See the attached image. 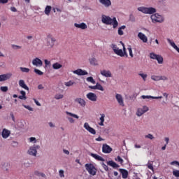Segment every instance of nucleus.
Instances as JSON below:
<instances>
[{
    "label": "nucleus",
    "instance_id": "obj_1",
    "mask_svg": "<svg viewBox=\"0 0 179 179\" xmlns=\"http://www.w3.org/2000/svg\"><path fill=\"white\" fill-rule=\"evenodd\" d=\"M101 22L104 24L113 26V29L118 27V21H117V18L114 17L113 18H110V16H107L106 15H103L101 17Z\"/></svg>",
    "mask_w": 179,
    "mask_h": 179
},
{
    "label": "nucleus",
    "instance_id": "obj_2",
    "mask_svg": "<svg viewBox=\"0 0 179 179\" xmlns=\"http://www.w3.org/2000/svg\"><path fill=\"white\" fill-rule=\"evenodd\" d=\"M85 167L90 176H96L97 174V169H96L93 164H86Z\"/></svg>",
    "mask_w": 179,
    "mask_h": 179
},
{
    "label": "nucleus",
    "instance_id": "obj_3",
    "mask_svg": "<svg viewBox=\"0 0 179 179\" xmlns=\"http://www.w3.org/2000/svg\"><path fill=\"white\" fill-rule=\"evenodd\" d=\"M138 10H139V12H142L143 13H145L146 15H152L156 12V9L152 7H138Z\"/></svg>",
    "mask_w": 179,
    "mask_h": 179
},
{
    "label": "nucleus",
    "instance_id": "obj_4",
    "mask_svg": "<svg viewBox=\"0 0 179 179\" xmlns=\"http://www.w3.org/2000/svg\"><path fill=\"white\" fill-rule=\"evenodd\" d=\"M150 17L152 23H162V22H164V19H163V17L158 13L152 15Z\"/></svg>",
    "mask_w": 179,
    "mask_h": 179
},
{
    "label": "nucleus",
    "instance_id": "obj_5",
    "mask_svg": "<svg viewBox=\"0 0 179 179\" xmlns=\"http://www.w3.org/2000/svg\"><path fill=\"white\" fill-rule=\"evenodd\" d=\"M150 58H151V59H156L158 64H163V57L160 55H156L155 52H151L150 54Z\"/></svg>",
    "mask_w": 179,
    "mask_h": 179
},
{
    "label": "nucleus",
    "instance_id": "obj_6",
    "mask_svg": "<svg viewBox=\"0 0 179 179\" xmlns=\"http://www.w3.org/2000/svg\"><path fill=\"white\" fill-rule=\"evenodd\" d=\"M38 149H40V145H34L30 147L28 150V155H30V156H36Z\"/></svg>",
    "mask_w": 179,
    "mask_h": 179
},
{
    "label": "nucleus",
    "instance_id": "obj_7",
    "mask_svg": "<svg viewBox=\"0 0 179 179\" xmlns=\"http://www.w3.org/2000/svg\"><path fill=\"white\" fill-rule=\"evenodd\" d=\"M110 48L112 50H113V52L116 54V55L119 56H123L124 55L122 54V50L117 46V45L113 43L110 45Z\"/></svg>",
    "mask_w": 179,
    "mask_h": 179
},
{
    "label": "nucleus",
    "instance_id": "obj_8",
    "mask_svg": "<svg viewBox=\"0 0 179 179\" xmlns=\"http://www.w3.org/2000/svg\"><path fill=\"white\" fill-rule=\"evenodd\" d=\"M148 111H149V108H148V106H143L137 110L136 115L138 117H141V115H143V114Z\"/></svg>",
    "mask_w": 179,
    "mask_h": 179
},
{
    "label": "nucleus",
    "instance_id": "obj_9",
    "mask_svg": "<svg viewBox=\"0 0 179 179\" xmlns=\"http://www.w3.org/2000/svg\"><path fill=\"white\" fill-rule=\"evenodd\" d=\"M102 152L106 154L111 153V152H113V148L108 144L105 143L102 145Z\"/></svg>",
    "mask_w": 179,
    "mask_h": 179
},
{
    "label": "nucleus",
    "instance_id": "obj_10",
    "mask_svg": "<svg viewBox=\"0 0 179 179\" xmlns=\"http://www.w3.org/2000/svg\"><path fill=\"white\" fill-rule=\"evenodd\" d=\"M84 128L90 132V134H92V135H96V130L93 129V127H91L90 125H89V123L85 122L84 124Z\"/></svg>",
    "mask_w": 179,
    "mask_h": 179
},
{
    "label": "nucleus",
    "instance_id": "obj_11",
    "mask_svg": "<svg viewBox=\"0 0 179 179\" xmlns=\"http://www.w3.org/2000/svg\"><path fill=\"white\" fill-rule=\"evenodd\" d=\"M151 79L155 82H159V80H167L168 78L164 76H152Z\"/></svg>",
    "mask_w": 179,
    "mask_h": 179
},
{
    "label": "nucleus",
    "instance_id": "obj_12",
    "mask_svg": "<svg viewBox=\"0 0 179 179\" xmlns=\"http://www.w3.org/2000/svg\"><path fill=\"white\" fill-rule=\"evenodd\" d=\"M32 65L34 66H38L39 68L43 66V61L39 58L36 57L32 60Z\"/></svg>",
    "mask_w": 179,
    "mask_h": 179
},
{
    "label": "nucleus",
    "instance_id": "obj_13",
    "mask_svg": "<svg viewBox=\"0 0 179 179\" xmlns=\"http://www.w3.org/2000/svg\"><path fill=\"white\" fill-rule=\"evenodd\" d=\"M76 75H78V76H85V75H89V73L85 70H82L81 69H78L76 71H73Z\"/></svg>",
    "mask_w": 179,
    "mask_h": 179
},
{
    "label": "nucleus",
    "instance_id": "obj_14",
    "mask_svg": "<svg viewBox=\"0 0 179 179\" xmlns=\"http://www.w3.org/2000/svg\"><path fill=\"white\" fill-rule=\"evenodd\" d=\"M87 99L91 101H97V95L93 92H89L87 94Z\"/></svg>",
    "mask_w": 179,
    "mask_h": 179
},
{
    "label": "nucleus",
    "instance_id": "obj_15",
    "mask_svg": "<svg viewBox=\"0 0 179 179\" xmlns=\"http://www.w3.org/2000/svg\"><path fill=\"white\" fill-rule=\"evenodd\" d=\"M116 100H117V103L122 107H124L125 105L124 104V99L122 98V95L120 94H116L115 95Z\"/></svg>",
    "mask_w": 179,
    "mask_h": 179
},
{
    "label": "nucleus",
    "instance_id": "obj_16",
    "mask_svg": "<svg viewBox=\"0 0 179 179\" xmlns=\"http://www.w3.org/2000/svg\"><path fill=\"white\" fill-rule=\"evenodd\" d=\"M12 78V73L2 74L0 75V82H5Z\"/></svg>",
    "mask_w": 179,
    "mask_h": 179
},
{
    "label": "nucleus",
    "instance_id": "obj_17",
    "mask_svg": "<svg viewBox=\"0 0 179 179\" xmlns=\"http://www.w3.org/2000/svg\"><path fill=\"white\" fill-rule=\"evenodd\" d=\"M1 136L3 138V139H6L10 136V131L3 129L2 132H1Z\"/></svg>",
    "mask_w": 179,
    "mask_h": 179
},
{
    "label": "nucleus",
    "instance_id": "obj_18",
    "mask_svg": "<svg viewBox=\"0 0 179 179\" xmlns=\"http://www.w3.org/2000/svg\"><path fill=\"white\" fill-rule=\"evenodd\" d=\"M100 3L103 5L105 8H110L111 6V1L110 0H99Z\"/></svg>",
    "mask_w": 179,
    "mask_h": 179
},
{
    "label": "nucleus",
    "instance_id": "obj_19",
    "mask_svg": "<svg viewBox=\"0 0 179 179\" xmlns=\"http://www.w3.org/2000/svg\"><path fill=\"white\" fill-rule=\"evenodd\" d=\"M138 37L143 41V43H148V37L142 32L138 34Z\"/></svg>",
    "mask_w": 179,
    "mask_h": 179
},
{
    "label": "nucleus",
    "instance_id": "obj_20",
    "mask_svg": "<svg viewBox=\"0 0 179 179\" xmlns=\"http://www.w3.org/2000/svg\"><path fill=\"white\" fill-rule=\"evenodd\" d=\"M75 102L80 104V106H81V107H85V106H86V101H85V99H83L82 98H76L75 99Z\"/></svg>",
    "mask_w": 179,
    "mask_h": 179
},
{
    "label": "nucleus",
    "instance_id": "obj_21",
    "mask_svg": "<svg viewBox=\"0 0 179 179\" xmlns=\"http://www.w3.org/2000/svg\"><path fill=\"white\" fill-rule=\"evenodd\" d=\"M120 173L122 174V178L124 179L128 178V171L124 169H119Z\"/></svg>",
    "mask_w": 179,
    "mask_h": 179
},
{
    "label": "nucleus",
    "instance_id": "obj_22",
    "mask_svg": "<svg viewBox=\"0 0 179 179\" xmlns=\"http://www.w3.org/2000/svg\"><path fill=\"white\" fill-rule=\"evenodd\" d=\"M74 26L75 27H77L78 29H81L82 30L87 29V25L85 22H82L81 24L75 23Z\"/></svg>",
    "mask_w": 179,
    "mask_h": 179
},
{
    "label": "nucleus",
    "instance_id": "obj_23",
    "mask_svg": "<svg viewBox=\"0 0 179 179\" xmlns=\"http://www.w3.org/2000/svg\"><path fill=\"white\" fill-rule=\"evenodd\" d=\"M101 75H102V76H105V78H111L112 76L111 71L108 70L101 71Z\"/></svg>",
    "mask_w": 179,
    "mask_h": 179
},
{
    "label": "nucleus",
    "instance_id": "obj_24",
    "mask_svg": "<svg viewBox=\"0 0 179 179\" xmlns=\"http://www.w3.org/2000/svg\"><path fill=\"white\" fill-rule=\"evenodd\" d=\"M90 156H92V157H94V159L98 160V162H104V158L97 154L90 153Z\"/></svg>",
    "mask_w": 179,
    "mask_h": 179
},
{
    "label": "nucleus",
    "instance_id": "obj_25",
    "mask_svg": "<svg viewBox=\"0 0 179 179\" xmlns=\"http://www.w3.org/2000/svg\"><path fill=\"white\" fill-rule=\"evenodd\" d=\"M19 86L25 90H29V87L26 85V83L23 80H19Z\"/></svg>",
    "mask_w": 179,
    "mask_h": 179
},
{
    "label": "nucleus",
    "instance_id": "obj_26",
    "mask_svg": "<svg viewBox=\"0 0 179 179\" xmlns=\"http://www.w3.org/2000/svg\"><path fill=\"white\" fill-rule=\"evenodd\" d=\"M48 41H51V43H49L48 45H50V47H53L54 46V43L56 41L55 38L52 37V36H51V35H48Z\"/></svg>",
    "mask_w": 179,
    "mask_h": 179
},
{
    "label": "nucleus",
    "instance_id": "obj_27",
    "mask_svg": "<svg viewBox=\"0 0 179 179\" xmlns=\"http://www.w3.org/2000/svg\"><path fill=\"white\" fill-rule=\"evenodd\" d=\"M108 166H110L111 167H113V169H118V167H120L119 164H117V163H115L113 161H108L107 162Z\"/></svg>",
    "mask_w": 179,
    "mask_h": 179
},
{
    "label": "nucleus",
    "instance_id": "obj_28",
    "mask_svg": "<svg viewBox=\"0 0 179 179\" xmlns=\"http://www.w3.org/2000/svg\"><path fill=\"white\" fill-rule=\"evenodd\" d=\"M52 9V7H51V6H47L44 10L45 15H47V16H50V13H51Z\"/></svg>",
    "mask_w": 179,
    "mask_h": 179
},
{
    "label": "nucleus",
    "instance_id": "obj_29",
    "mask_svg": "<svg viewBox=\"0 0 179 179\" xmlns=\"http://www.w3.org/2000/svg\"><path fill=\"white\" fill-rule=\"evenodd\" d=\"M104 118H106V115L104 113L101 114V117L99 118L101 122L99 123L101 127H104Z\"/></svg>",
    "mask_w": 179,
    "mask_h": 179
},
{
    "label": "nucleus",
    "instance_id": "obj_30",
    "mask_svg": "<svg viewBox=\"0 0 179 179\" xmlns=\"http://www.w3.org/2000/svg\"><path fill=\"white\" fill-rule=\"evenodd\" d=\"M34 174V176H37V177H42L43 178H45V174L38 171H35Z\"/></svg>",
    "mask_w": 179,
    "mask_h": 179
},
{
    "label": "nucleus",
    "instance_id": "obj_31",
    "mask_svg": "<svg viewBox=\"0 0 179 179\" xmlns=\"http://www.w3.org/2000/svg\"><path fill=\"white\" fill-rule=\"evenodd\" d=\"M20 96H18V99H20V100H26L27 97H26V92L22 90L20 91Z\"/></svg>",
    "mask_w": 179,
    "mask_h": 179
},
{
    "label": "nucleus",
    "instance_id": "obj_32",
    "mask_svg": "<svg viewBox=\"0 0 179 179\" xmlns=\"http://www.w3.org/2000/svg\"><path fill=\"white\" fill-rule=\"evenodd\" d=\"M52 68H53V69H61V68H62V64H61L58 62H56L52 64Z\"/></svg>",
    "mask_w": 179,
    "mask_h": 179
},
{
    "label": "nucleus",
    "instance_id": "obj_33",
    "mask_svg": "<svg viewBox=\"0 0 179 179\" xmlns=\"http://www.w3.org/2000/svg\"><path fill=\"white\" fill-rule=\"evenodd\" d=\"M121 43L123 47V51H122L123 55L120 57H128V54L127 53V48H125V45L122 42H121Z\"/></svg>",
    "mask_w": 179,
    "mask_h": 179
},
{
    "label": "nucleus",
    "instance_id": "obj_34",
    "mask_svg": "<svg viewBox=\"0 0 179 179\" xmlns=\"http://www.w3.org/2000/svg\"><path fill=\"white\" fill-rule=\"evenodd\" d=\"M66 114L67 115H70V117H73V118H76L77 120H79V116H78V115L76 114H74L68 111L66 112Z\"/></svg>",
    "mask_w": 179,
    "mask_h": 179
},
{
    "label": "nucleus",
    "instance_id": "obj_35",
    "mask_svg": "<svg viewBox=\"0 0 179 179\" xmlns=\"http://www.w3.org/2000/svg\"><path fill=\"white\" fill-rule=\"evenodd\" d=\"M125 26L124 25H122V27H120L119 29H118V34L119 36H122L124 34V31L122 30H124V29H125Z\"/></svg>",
    "mask_w": 179,
    "mask_h": 179
},
{
    "label": "nucleus",
    "instance_id": "obj_36",
    "mask_svg": "<svg viewBox=\"0 0 179 179\" xmlns=\"http://www.w3.org/2000/svg\"><path fill=\"white\" fill-rule=\"evenodd\" d=\"M87 82H90L92 83V85H96V80L93 78V77H87L86 79Z\"/></svg>",
    "mask_w": 179,
    "mask_h": 179
},
{
    "label": "nucleus",
    "instance_id": "obj_37",
    "mask_svg": "<svg viewBox=\"0 0 179 179\" xmlns=\"http://www.w3.org/2000/svg\"><path fill=\"white\" fill-rule=\"evenodd\" d=\"M90 63L91 65H97V59H96L94 57H92L90 59Z\"/></svg>",
    "mask_w": 179,
    "mask_h": 179
},
{
    "label": "nucleus",
    "instance_id": "obj_38",
    "mask_svg": "<svg viewBox=\"0 0 179 179\" xmlns=\"http://www.w3.org/2000/svg\"><path fill=\"white\" fill-rule=\"evenodd\" d=\"M65 86H66L67 87H69L71 86H73V85H75V82L70 80L69 82H66L64 83Z\"/></svg>",
    "mask_w": 179,
    "mask_h": 179
},
{
    "label": "nucleus",
    "instance_id": "obj_39",
    "mask_svg": "<svg viewBox=\"0 0 179 179\" xmlns=\"http://www.w3.org/2000/svg\"><path fill=\"white\" fill-rule=\"evenodd\" d=\"M20 69L21 71H22L25 73H29L30 72V69H29V68L20 67Z\"/></svg>",
    "mask_w": 179,
    "mask_h": 179
},
{
    "label": "nucleus",
    "instance_id": "obj_40",
    "mask_svg": "<svg viewBox=\"0 0 179 179\" xmlns=\"http://www.w3.org/2000/svg\"><path fill=\"white\" fill-rule=\"evenodd\" d=\"M96 90H101V92H104V88L101 85V84L97 83H96Z\"/></svg>",
    "mask_w": 179,
    "mask_h": 179
},
{
    "label": "nucleus",
    "instance_id": "obj_41",
    "mask_svg": "<svg viewBox=\"0 0 179 179\" xmlns=\"http://www.w3.org/2000/svg\"><path fill=\"white\" fill-rule=\"evenodd\" d=\"M147 167L148 169H149L150 170H152V171H154V168H153V164H152L150 162V161H149L147 164Z\"/></svg>",
    "mask_w": 179,
    "mask_h": 179
},
{
    "label": "nucleus",
    "instance_id": "obj_42",
    "mask_svg": "<svg viewBox=\"0 0 179 179\" xmlns=\"http://www.w3.org/2000/svg\"><path fill=\"white\" fill-rule=\"evenodd\" d=\"M34 72L36 73V75H39V76H41L42 75H44V73L43 71H40L39 69H34Z\"/></svg>",
    "mask_w": 179,
    "mask_h": 179
},
{
    "label": "nucleus",
    "instance_id": "obj_43",
    "mask_svg": "<svg viewBox=\"0 0 179 179\" xmlns=\"http://www.w3.org/2000/svg\"><path fill=\"white\" fill-rule=\"evenodd\" d=\"M138 76L142 78V79L144 80V82L146 81V78H148V74L140 73H138Z\"/></svg>",
    "mask_w": 179,
    "mask_h": 179
},
{
    "label": "nucleus",
    "instance_id": "obj_44",
    "mask_svg": "<svg viewBox=\"0 0 179 179\" xmlns=\"http://www.w3.org/2000/svg\"><path fill=\"white\" fill-rule=\"evenodd\" d=\"M56 100H59L60 99H64V94H57L55 96Z\"/></svg>",
    "mask_w": 179,
    "mask_h": 179
},
{
    "label": "nucleus",
    "instance_id": "obj_45",
    "mask_svg": "<svg viewBox=\"0 0 179 179\" xmlns=\"http://www.w3.org/2000/svg\"><path fill=\"white\" fill-rule=\"evenodd\" d=\"M127 50L129 51V54L130 57L131 58H134V54L132 53V48H131V46H129Z\"/></svg>",
    "mask_w": 179,
    "mask_h": 179
},
{
    "label": "nucleus",
    "instance_id": "obj_46",
    "mask_svg": "<svg viewBox=\"0 0 179 179\" xmlns=\"http://www.w3.org/2000/svg\"><path fill=\"white\" fill-rule=\"evenodd\" d=\"M172 173L175 177H179V170H173Z\"/></svg>",
    "mask_w": 179,
    "mask_h": 179
},
{
    "label": "nucleus",
    "instance_id": "obj_47",
    "mask_svg": "<svg viewBox=\"0 0 179 179\" xmlns=\"http://www.w3.org/2000/svg\"><path fill=\"white\" fill-rule=\"evenodd\" d=\"M145 138H146L147 139H155V137L151 134H148V135L145 136Z\"/></svg>",
    "mask_w": 179,
    "mask_h": 179
},
{
    "label": "nucleus",
    "instance_id": "obj_48",
    "mask_svg": "<svg viewBox=\"0 0 179 179\" xmlns=\"http://www.w3.org/2000/svg\"><path fill=\"white\" fill-rule=\"evenodd\" d=\"M115 160H117V162L120 163V164H122V163H124V159H122V158H121V157L120 156H117Z\"/></svg>",
    "mask_w": 179,
    "mask_h": 179
},
{
    "label": "nucleus",
    "instance_id": "obj_49",
    "mask_svg": "<svg viewBox=\"0 0 179 179\" xmlns=\"http://www.w3.org/2000/svg\"><path fill=\"white\" fill-rule=\"evenodd\" d=\"M29 142L33 143H36L37 139H36V137H31V138H29Z\"/></svg>",
    "mask_w": 179,
    "mask_h": 179
},
{
    "label": "nucleus",
    "instance_id": "obj_50",
    "mask_svg": "<svg viewBox=\"0 0 179 179\" xmlns=\"http://www.w3.org/2000/svg\"><path fill=\"white\" fill-rule=\"evenodd\" d=\"M8 87L7 86H4V87H0V90H1V92H8Z\"/></svg>",
    "mask_w": 179,
    "mask_h": 179
},
{
    "label": "nucleus",
    "instance_id": "obj_51",
    "mask_svg": "<svg viewBox=\"0 0 179 179\" xmlns=\"http://www.w3.org/2000/svg\"><path fill=\"white\" fill-rule=\"evenodd\" d=\"M102 167L105 171H108V166L106 164L102 163Z\"/></svg>",
    "mask_w": 179,
    "mask_h": 179
},
{
    "label": "nucleus",
    "instance_id": "obj_52",
    "mask_svg": "<svg viewBox=\"0 0 179 179\" xmlns=\"http://www.w3.org/2000/svg\"><path fill=\"white\" fill-rule=\"evenodd\" d=\"M59 177H61V178H62V177H65V176L64 175V170H62V169L59 171Z\"/></svg>",
    "mask_w": 179,
    "mask_h": 179
},
{
    "label": "nucleus",
    "instance_id": "obj_53",
    "mask_svg": "<svg viewBox=\"0 0 179 179\" xmlns=\"http://www.w3.org/2000/svg\"><path fill=\"white\" fill-rule=\"evenodd\" d=\"M44 62H45V66H48V65H51V62H50V61H48V60H47V59H45V60H44Z\"/></svg>",
    "mask_w": 179,
    "mask_h": 179
},
{
    "label": "nucleus",
    "instance_id": "obj_54",
    "mask_svg": "<svg viewBox=\"0 0 179 179\" xmlns=\"http://www.w3.org/2000/svg\"><path fill=\"white\" fill-rule=\"evenodd\" d=\"M24 108H27V110H29V111H33V108L30 107L29 106H24Z\"/></svg>",
    "mask_w": 179,
    "mask_h": 179
},
{
    "label": "nucleus",
    "instance_id": "obj_55",
    "mask_svg": "<svg viewBox=\"0 0 179 179\" xmlns=\"http://www.w3.org/2000/svg\"><path fill=\"white\" fill-rule=\"evenodd\" d=\"M89 89H92L93 90H97V85H90Z\"/></svg>",
    "mask_w": 179,
    "mask_h": 179
},
{
    "label": "nucleus",
    "instance_id": "obj_56",
    "mask_svg": "<svg viewBox=\"0 0 179 179\" xmlns=\"http://www.w3.org/2000/svg\"><path fill=\"white\" fill-rule=\"evenodd\" d=\"M68 120L71 124H73V122H75V120H73L72 117H68Z\"/></svg>",
    "mask_w": 179,
    "mask_h": 179
},
{
    "label": "nucleus",
    "instance_id": "obj_57",
    "mask_svg": "<svg viewBox=\"0 0 179 179\" xmlns=\"http://www.w3.org/2000/svg\"><path fill=\"white\" fill-rule=\"evenodd\" d=\"M141 97H142V99H152V97H153V96L143 95V96H141Z\"/></svg>",
    "mask_w": 179,
    "mask_h": 179
},
{
    "label": "nucleus",
    "instance_id": "obj_58",
    "mask_svg": "<svg viewBox=\"0 0 179 179\" xmlns=\"http://www.w3.org/2000/svg\"><path fill=\"white\" fill-rule=\"evenodd\" d=\"M95 141H96L97 142H101V141H104V139L99 136V138H96Z\"/></svg>",
    "mask_w": 179,
    "mask_h": 179
},
{
    "label": "nucleus",
    "instance_id": "obj_59",
    "mask_svg": "<svg viewBox=\"0 0 179 179\" xmlns=\"http://www.w3.org/2000/svg\"><path fill=\"white\" fill-rule=\"evenodd\" d=\"M34 101L36 104V106H41L40 102H38V101H37L36 99H34Z\"/></svg>",
    "mask_w": 179,
    "mask_h": 179
},
{
    "label": "nucleus",
    "instance_id": "obj_60",
    "mask_svg": "<svg viewBox=\"0 0 179 179\" xmlns=\"http://www.w3.org/2000/svg\"><path fill=\"white\" fill-rule=\"evenodd\" d=\"M10 115L11 117V120L15 122V115H13V113H11Z\"/></svg>",
    "mask_w": 179,
    "mask_h": 179
},
{
    "label": "nucleus",
    "instance_id": "obj_61",
    "mask_svg": "<svg viewBox=\"0 0 179 179\" xmlns=\"http://www.w3.org/2000/svg\"><path fill=\"white\" fill-rule=\"evenodd\" d=\"M38 89L39 90H41L44 89V87L43 86V85L40 84L38 85Z\"/></svg>",
    "mask_w": 179,
    "mask_h": 179
},
{
    "label": "nucleus",
    "instance_id": "obj_62",
    "mask_svg": "<svg viewBox=\"0 0 179 179\" xmlns=\"http://www.w3.org/2000/svg\"><path fill=\"white\" fill-rule=\"evenodd\" d=\"M9 0H0V3H8Z\"/></svg>",
    "mask_w": 179,
    "mask_h": 179
},
{
    "label": "nucleus",
    "instance_id": "obj_63",
    "mask_svg": "<svg viewBox=\"0 0 179 179\" xmlns=\"http://www.w3.org/2000/svg\"><path fill=\"white\" fill-rule=\"evenodd\" d=\"M10 10L11 12H17V10L15 7H11Z\"/></svg>",
    "mask_w": 179,
    "mask_h": 179
},
{
    "label": "nucleus",
    "instance_id": "obj_64",
    "mask_svg": "<svg viewBox=\"0 0 179 179\" xmlns=\"http://www.w3.org/2000/svg\"><path fill=\"white\" fill-rule=\"evenodd\" d=\"M63 152L65 155H69V151L68 150H63Z\"/></svg>",
    "mask_w": 179,
    "mask_h": 179
}]
</instances>
